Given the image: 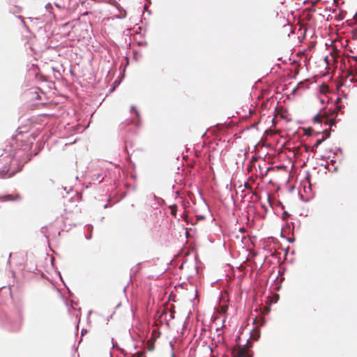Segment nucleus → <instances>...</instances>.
<instances>
[{
  "label": "nucleus",
  "instance_id": "nucleus-3",
  "mask_svg": "<svg viewBox=\"0 0 357 357\" xmlns=\"http://www.w3.org/2000/svg\"><path fill=\"white\" fill-rule=\"evenodd\" d=\"M250 180L252 181V178ZM250 179L247 181V199H249L250 202H255L258 201L259 197L257 194L253 191L252 188L250 186Z\"/></svg>",
  "mask_w": 357,
  "mask_h": 357
},
{
  "label": "nucleus",
  "instance_id": "nucleus-11",
  "mask_svg": "<svg viewBox=\"0 0 357 357\" xmlns=\"http://www.w3.org/2000/svg\"><path fill=\"white\" fill-rule=\"evenodd\" d=\"M246 347H247V350L252 347V343L251 342H250L248 340H247V344H246ZM247 357H251L250 356V354H248V351H247Z\"/></svg>",
  "mask_w": 357,
  "mask_h": 357
},
{
  "label": "nucleus",
  "instance_id": "nucleus-10",
  "mask_svg": "<svg viewBox=\"0 0 357 357\" xmlns=\"http://www.w3.org/2000/svg\"><path fill=\"white\" fill-rule=\"evenodd\" d=\"M176 211H177V206H176V205H173L172 206H171L170 213L172 215H176Z\"/></svg>",
  "mask_w": 357,
  "mask_h": 357
},
{
  "label": "nucleus",
  "instance_id": "nucleus-12",
  "mask_svg": "<svg viewBox=\"0 0 357 357\" xmlns=\"http://www.w3.org/2000/svg\"><path fill=\"white\" fill-rule=\"evenodd\" d=\"M255 160H256V159L253 158L252 160L251 161V165H250V167H248V168H247V172H250V171H251V169H252V163H253V162H254Z\"/></svg>",
  "mask_w": 357,
  "mask_h": 357
},
{
  "label": "nucleus",
  "instance_id": "nucleus-14",
  "mask_svg": "<svg viewBox=\"0 0 357 357\" xmlns=\"http://www.w3.org/2000/svg\"><path fill=\"white\" fill-rule=\"evenodd\" d=\"M170 345H171L172 351H173L174 348H173V346H172V343H170ZM171 357H176L174 351H172Z\"/></svg>",
  "mask_w": 357,
  "mask_h": 357
},
{
  "label": "nucleus",
  "instance_id": "nucleus-6",
  "mask_svg": "<svg viewBox=\"0 0 357 357\" xmlns=\"http://www.w3.org/2000/svg\"><path fill=\"white\" fill-rule=\"evenodd\" d=\"M260 337V331L257 328H253L250 332V338L253 340H257Z\"/></svg>",
  "mask_w": 357,
  "mask_h": 357
},
{
  "label": "nucleus",
  "instance_id": "nucleus-15",
  "mask_svg": "<svg viewBox=\"0 0 357 357\" xmlns=\"http://www.w3.org/2000/svg\"><path fill=\"white\" fill-rule=\"evenodd\" d=\"M132 110L135 112V114L138 116V112L132 107Z\"/></svg>",
  "mask_w": 357,
  "mask_h": 357
},
{
  "label": "nucleus",
  "instance_id": "nucleus-16",
  "mask_svg": "<svg viewBox=\"0 0 357 357\" xmlns=\"http://www.w3.org/2000/svg\"><path fill=\"white\" fill-rule=\"evenodd\" d=\"M231 236L232 237H236L237 239H238V236L234 232H233Z\"/></svg>",
  "mask_w": 357,
  "mask_h": 357
},
{
  "label": "nucleus",
  "instance_id": "nucleus-1",
  "mask_svg": "<svg viewBox=\"0 0 357 357\" xmlns=\"http://www.w3.org/2000/svg\"><path fill=\"white\" fill-rule=\"evenodd\" d=\"M337 116V114L333 112L331 114H327L326 112L323 114H319L314 116V123H325L326 125L333 126L335 124V118Z\"/></svg>",
  "mask_w": 357,
  "mask_h": 357
},
{
  "label": "nucleus",
  "instance_id": "nucleus-13",
  "mask_svg": "<svg viewBox=\"0 0 357 357\" xmlns=\"http://www.w3.org/2000/svg\"><path fill=\"white\" fill-rule=\"evenodd\" d=\"M227 306L223 305L221 307V312H225L227 311Z\"/></svg>",
  "mask_w": 357,
  "mask_h": 357
},
{
  "label": "nucleus",
  "instance_id": "nucleus-8",
  "mask_svg": "<svg viewBox=\"0 0 357 357\" xmlns=\"http://www.w3.org/2000/svg\"><path fill=\"white\" fill-rule=\"evenodd\" d=\"M239 231H241L242 233V236L241 238V239L239 241H238V243H243V241L244 238H245V235H244V233L245 232V229L244 227H241L240 229H239Z\"/></svg>",
  "mask_w": 357,
  "mask_h": 357
},
{
  "label": "nucleus",
  "instance_id": "nucleus-7",
  "mask_svg": "<svg viewBox=\"0 0 357 357\" xmlns=\"http://www.w3.org/2000/svg\"><path fill=\"white\" fill-rule=\"evenodd\" d=\"M324 132H326V137H322L321 139H317L314 146H318L319 144L322 143L323 141H324L327 137L330 136V132H328L327 130L324 131Z\"/></svg>",
  "mask_w": 357,
  "mask_h": 357
},
{
  "label": "nucleus",
  "instance_id": "nucleus-5",
  "mask_svg": "<svg viewBox=\"0 0 357 357\" xmlns=\"http://www.w3.org/2000/svg\"><path fill=\"white\" fill-rule=\"evenodd\" d=\"M21 196L16 193L15 195H8L3 197H1L0 199L1 201L7 202V201H18L21 199Z\"/></svg>",
  "mask_w": 357,
  "mask_h": 357
},
{
  "label": "nucleus",
  "instance_id": "nucleus-9",
  "mask_svg": "<svg viewBox=\"0 0 357 357\" xmlns=\"http://www.w3.org/2000/svg\"><path fill=\"white\" fill-rule=\"evenodd\" d=\"M247 250H250V246L247 244ZM252 255V257L255 256V253L252 252L251 250H250V252H249V255L247 256V259H246V261H247V266H250V264H248V263L249 262L250 259H249V257L250 255Z\"/></svg>",
  "mask_w": 357,
  "mask_h": 357
},
{
  "label": "nucleus",
  "instance_id": "nucleus-4",
  "mask_svg": "<svg viewBox=\"0 0 357 357\" xmlns=\"http://www.w3.org/2000/svg\"><path fill=\"white\" fill-rule=\"evenodd\" d=\"M231 357H245V346L236 345L233 348Z\"/></svg>",
  "mask_w": 357,
  "mask_h": 357
},
{
  "label": "nucleus",
  "instance_id": "nucleus-2",
  "mask_svg": "<svg viewBox=\"0 0 357 357\" xmlns=\"http://www.w3.org/2000/svg\"><path fill=\"white\" fill-rule=\"evenodd\" d=\"M259 121V113L257 112L256 108H250L249 116H247V130L250 128H256Z\"/></svg>",
  "mask_w": 357,
  "mask_h": 357
}]
</instances>
